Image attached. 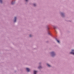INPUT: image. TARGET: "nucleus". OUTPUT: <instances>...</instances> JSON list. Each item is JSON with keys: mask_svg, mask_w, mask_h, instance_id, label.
Instances as JSON below:
<instances>
[{"mask_svg": "<svg viewBox=\"0 0 74 74\" xmlns=\"http://www.w3.org/2000/svg\"><path fill=\"white\" fill-rule=\"evenodd\" d=\"M26 69L27 71H28V72L30 71V69H29L28 68H26Z\"/></svg>", "mask_w": 74, "mask_h": 74, "instance_id": "7ed1b4c3", "label": "nucleus"}, {"mask_svg": "<svg viewBox=\"0 0 74 74\" xmlns=\"http://www.w3.org/2000/svg\"><path fill=\"white\" fill-rule=\"evenodd\" d=\"M54 29H55L56 28V27H54Z\"/></svg>", "mask_w": 74, "mask_h": 74, "instance_id": "ddd939ff", "label": "nucleus"}, {"mask_svg": "<svg viewBox=\"0 0 74 74\" xmlns=\"http://www.w3.org/2000/svg\"><path fill=\"white\" fill-rule=\"evenodd\" d=\"M58 42V43H59L60 42H59V40H56Z\"/></svg>", "mask_w": 74, "mask_h": 74, "instance_id": "423d86ee", "label": "nucleus"}, {"mask_svg": "<svg viewBox=\"0 0 74 74\" xmlns=\"http://www.w3.org/2000/svg\"><path fill=\"white\" fill-rule=\"evenodd\" d=\"M34 6H36V4H34Z\"/></svg>", "mask_w": 74, "mask_h": 74, "instance_id": "f8f14e48", "label": "nucleus"}, {"mask_svg": "<svg viewBox=\"0 0 74 74\" xmlns=\"http://www.w3.org/2000/svg\"><path fill=\"white\" fill-rule=\"evenodd\" d=\"M51 54L52 56H55V53L53 52H52L51 53Z\"/></svg>", "mask_w": 74, "mask_h": 74, "instance_id": "f257e3e1", "label": "nucleus"}, {"mask_svg": "<svg viewBox=\"0 0 74 74\" xmlns=\"http://www.w3.org/2000/svg\"><path fill=\"white\" fill-rule=\"evenodd\" d=\"M61 14H62V15H63V13H61Z\"/></svg>", "mask_w": 74, "mask_h": 74, "instance_id": "2eb2a0df", "label": "nucleus"}, {"mask_svg": "<svg viewBox=\"0 0 74 74\" xmlns=\"http://www.w3.org/2000/svg\"><path fill=\"white\" fill-rule=\"evenodd\" d=\"M48 34H49V35H50V33H49V32L48 33Z\"/></svg>", "mask_w": 74, "mask_h": 74, "instance_id": "4468645a", "label": "nucleus"}, {"mask_svg": "<svg viewBox=\"0 0 74 74\" xmlns=\"http://www.w3.org/2000/svg\"><path fill=\"white\" fill-rule=\"evenodd\" d=\"M14 3V2H13V1H12V4H13Z\"/></svg>", "mask_w": 74, "mask_h": 74, "instance_id": "1a4fd4ad", "label": "nucleus"}, {"mask_svg": "<svg viewBox=\"0 0 74 74\" xmlns=\"http://www.w3.org/2000/svg\"><path fill=\"white\" fill-rule=\"evenodd\" d=\"M47 65L49 67H51V66L49 65V64H47Z\"/></svg>", "mask_w": 74, "mask_h": 74, "instance_id": "0eeeda50", "label": "nucleus"}, {"mask_svg": "<svg viewBox=\"0 0 74 74\" xmlns=\"http://www.w3.org/2000/svg\"><path fill=\"white\" fill-rule=\"evenodd\" d=\"M70 53H72V54H73V55H74V50H72V52H70Z\"/></svg>", "mask_w": 74, "mask_h": 74, "instance_id": "f03ea898", "label": "nucleus"}, {"mask_svg": "<svg viewBox=\"0 0 74 74\" xmlns=\"http://www.w3.org/2000/svg\"><path fill=\"white\" fill-rule=\"evenodd\" d=\"M41 66H40L38 67V69H41Z\"/></svg>", "mask_w": 74, "mask_h": 74, "instance_id": "9d476101", "label": "nucleus"}, {"mask_svg": "<svg viewBox=\"0 0 74 74\" xmlns=\"http://www.w3.org/2000/svg\"><path fill=\"white\" fill-rule=\"evenodd\" d=\"M0 2H1V3H2V0H0Z\"/></svg>", "mask_w": 74, "mask_h": 74, "instance_id": "6e6552de", "label": "nucleus"}, {"mask_svg": "<svg viewBox=\"0 0 74 74\" xmlns=\"http://www.w3.org/2000/svg\"><path fill=\"white\" fill-rule=\"evenodd\" d=\"M32 35H29V37H32Z\"/></svg>", "mask_w": 74, "mask_h": 74, "instance_id": "9b49d317", "label": "nucleus"}, {"mask_svg": "<svg viewBox=\"0 0 74 74\" xmlns=\"http://www.w3.org/2000/svg\"><path fill=\"white\" fill-rule=\"evenodd\" d=\"M25 1H27V0H25Z\"/></svg>", "mask_w": 74, "mask_h": 74, "instance_id": "dca6fc26", "label": "nucleus"}, {"mask_svg": "<svg viewBox=\"0 0 74 74\" xmlns=\"http://www.w3.org/2000/svg\"><path fill=\"white\" fill-rule=\"evenodd\" d=\"M37 71H34V74H36V73H37Z\"/></svg>", "mask_w": 74, "mask_h": 74, "instance_id": "39448f33", "label": "nucleus"}, {"mask_svg": "<svg viewBox=\"0 0 74 74\" xmlns=\"http://www.w3.org/2000/svg\"><path fill=\"white\" fill-rule=\"evenodd\" d=\"M16 17H15L14 18V22H16Z\"/></svg>", "mask_w": 74, "mask_h": 74, "instance_id": "20e7f679", "label": "nucleus"}]
</instances>
